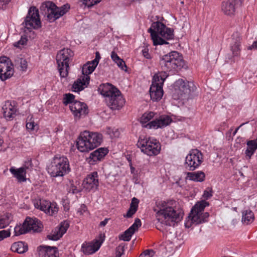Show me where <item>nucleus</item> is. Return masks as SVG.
Wrapping results in <instances>:
<instances>
[{"instance_id":"f257e3e1","label":"nucleus","mask_w":257,"mask_h":257,"mask_svg":"<svg viewBox=\"0 0 257 257\" xmlns=\"http://www.w3.org/2000/svg\"><path fill=\"white\" fill-rule=\"evenodd\" d=\"M155 211H157L156 217L158 222L156 225L157 228L161 230V226H171L174 222H178L182 218V213L177 212L172 207L168 206L164 202L159 203Z\"/></svg>"},{"instance_id":"f03ea898","label":"nucleus","mask_w":257,"mask_h":257,"mask_svg":"<svg viewBox=\"0 0 257 257\" xmlns=\"http://www.w3.org/2000/svg\"><path fill=\"white\" fill-rule=\"evenodd\" d=\"M148 32L151 34L154 45L168 44L161 37L166 40L173 39L174 38L173 30L158 21L153 23Z\"/></svg>"},{"instance_id":"7ed1b4c3","label":"nucleus","mask_w":257,"mask_h":257,"mask_svg":"<svg viewBox=\"0 0 257 257\" xmlns=\"http://www.w3.org/2000/svg\"><path fill=\"white\" fill-rule=\"evenodd\" d=\"M101 140V135L84 131L80 134L77 139V148L81 152H88L100 145Z\"/></svg>"},{"instance_id":"20e7f679","label":"nucleus","mask_w":257,"mask_h":257,"mask_svg":"<svg viewBox=\"0 0 257 257\" xmlns=\"http://www.w3.org/2000/svg\"><path fill=\"white\" fill-rule=\"evenodd\" d=\"M160 65L163 72L166 73L175 70L176 68H181L184 65L182 57L177 51H172L165 55L161 58Z\"/></svg>"},{"instance_id":"39448f33","label":"nucleus","mask_w":257,"mask_h":257,"mask_svg":"<svg viewBox=\"0 0 257 257\" xmlns=\"http://www.w3.org/2000/svg\"><path fill=\"white\" fill-rule=\"evenodd\" d=\"M208 205V203L204 200L196 203L189 214L188 220L185 223V227H190L192 223L198 224L206 222L209 217V213L203 212V211L204 208Z\"/></svg>"},{"instance_id":"423d86ee","label":"nucleus","mask_w":257,"mask_h":257,"mask_svg":"<svg viewBox=\"0 0 257 257\" xmlns=\"http://www.w3.org/2000/svg\"><path fill=\"white\" fill-rule=\"evenodd\" d=\"M101 94L106 97L107 105L112 110L119 109L124 103V99L120 95V91L111 85L104 87Z\"/></svg>"},{"instance_id":"0eeeda50","label":"nucleus","mask_w":257,"mask_h":257,"mask_svg":"<svg viewBox=\"0 0 257 257\" xmlns=\"http://www.w3.org/2000/svg\"><path fill=\"white\" fill-rule=\"evenodd\" d=\"M70 171L68 159L64 157H55L48 167V172L52 177L63 176Z\"/></svg>"},{"instance_id":"6e6552de","label":"nucleus","mask_w":257,"mask_h":257,"mask_svg":"<svg viewBox=\"0 0 257 257\" xmlns=\"http://www.w3.org/2000/svg\"><path fill=\"white\" fill-rule=\"evenodd\" d=\"M70 6L66 4L62 7H58L51 2H47L41 7V10L46 11L47 19L50 22H53L65 14L69 10Z\"/></svg>"},{"instance_id":"1a4fd4ad","label":"nucleus","mask_w":257,"mask_h":257,"mask_svg":"<svg viewBox=\"0 0 257 257\" xmlns=\"http://www.w3.org/2000/svg\"><path fill=\"white\" fill-rule=\"evenodd\" d=\"M96 66L95 64L91 63V61L88 62L83 65L82 69V75L74 82L72 87L73 91H80L87 86L90 80L88 75L94 71Z\"/></svg>"},{"instance_id":"9d476101","label":"nucleus","mask_w":257,"mask_h":257,"mask_svg":"<svg viewBox=\"0 0 257 257\" xmlns=\"http://www.w3.org/2000/svg\"><path fill=\"white\" fill-rule=\"evenodd\" d=\"M168 76V74L166 73H158L154 76L150 89V97L153 101H158L162 98L163 95L162 86Z\"/></svg>"},{"instance_id":"9b49d317","label":"nucleus","mask_w":257,"mask_h":257,"mask_svg":"<svg viewBox=\"0 0 257 257\" xmlns=\"http://www.w3.org/2000/svg\"><path fill=\"white\" fill-rule=\"evenodd\" d=\"M73 56V52L69 49L60 50L56 56V61L60 75L66 77L68 74V62L70 57Z\"/></svg>"},{"instance_id":"f8f14e48","label":"nucleus","mask_w":257,"mask_h":257,"mask_svg":"<svg viewBox=\"0 0 257 257\" xmlns=\"http://www.w3.org/2000/svg\"><path fill=\"white\" fill-rule=\"evenodd\" d=\"M137 145L142 152L150 156L158 155L161 150L160 143L156 140L154 141L150 139H139Z\"/></svg>"},{"instance_id":"ddd939ff","label":"nucleus","mask_w":257,"mask_h":257,"mask_svg":"<svg viewBox=\"0 0 257 257\" xmlns=\"http://www.w3.org/2000/svg\"><path fill=\"white\" fill-rule=\"evenodd\" d=\"M41 27V21L39 11L35 7H32L29 10L25 20V27L28 30L38 29Z\"/></svg>"},{"instance_id":"4468645a","label":"nucleus","mask_w":257,"mask_h":257,"mask_svg":"<svg viewBox=\"0 0 257 257\" xmlns=\"http://www.w3.org/2000/svg\"><path fill=\"white\" fill-rule=\"evenodd\" d=\"M202 162V154L201 152L197 149H194L190 151L185 159V164L190 171L195 170L201 165Z\"/></svg>"},{"instance_id":"2eb2a0df","label":"nucleus","mask_w":257,"mask_h":257,"mask_svg":"<svg viewBox=\"0 0 257 257\" xmlns=\"http://www.w3.org/2000/svg\"><path fill=\"white\" fill-rule=\"evenodd\" d=\"M14 73L11 60L6 56L0 58V79L5 81L10 78Z\"/></svg>"},{"instance_id":"dca6fc26","label":"nucleus","mask_w":257,"mask_h":257,"mask_svg":"<svg viewBox=\"0 0 257 257\" xmlns=\"http://www.w3.org/2000/svg\"><path fill=\"white\" fill-rule=\"evenodd\" d=\"M32 169L31 160H29L25 162L22 167L18 169L11 167L10 171L17 179L18 182H22L26 181V174L31 171Z\"/></svg>"},{"instance_id":"f3484780","label":"nucleus","mask_w":257,"mask_h":257,"mask_svg":"<svg viewBox=\"0 0 257 257\" xmlns=\"http://www.w3.org/2000/svg\"><path fill=\"white\" fill-rule=\"evenodd\" d=\"M104 234H100L99 239H95L91 242H85L81 246V250L85 254H90L95 252L100 248L104 240Z\"/></svg>"},{"instance_id":"a211bd4d","label":"nucleus","mask_w":257,"mask_h":257,"mask_svg":"<svg viewBox=\"0 0 257 257\" xmlns=\"http://www.w3.org/2000/svg\"><path fill=\"white\" fill-rule=\"evenodd\" d=\"M83 185L84 188L89 191L96 189L99 185L97 172L95 171L88 175L83 181Z\"/></svg>"},{"instance_id":"6ab92c4d","label":"nucleus","mask_w":257,"mask_h":257,"mask_svg":"<svg viewBox=\"0 0 257 257\" xmlns=\"http://www.w3.org/2000/svg\"><path fill=\"white\" fill-rule=\"evenodd\" d=\"M70 109L75 116L80 117L82 115H85L88 112L87 105L78 101H75L70 105Z\"/></svg>"},{"instance_id":"aec40b11","label":"nucleus","mask_w":257,"mask_h":257,"mask_svg":"<svg viewBox=\"0 0 257 257\" xmlns=\"http://www.w3.org/2000/svg\"><path fill=\"white\" fill-rule=\"evenodd\" d=\"M69 226L67 221H64L60 224V226L56 228L51 233L47 235V238L52 240H57L60 239L66 232Z\"/></svg>"},{"instance_id":"412c9836","label":"nucleus","mask_w":257,"mask_h":257,"mask_svg":"<svg viewBox=\"0 0 257 257\" xmlns=\"http://www.w3.org/2000/svg\"><path fill=\"white\" fill-rule=\"evenodd\" d=\"M108 153L106 148H100L90 154L87 161L90 165H94L101 161Z\"/></svg>"},{"instance_id":"4be33fe9","label":"nucleus","mask_w":257,"mask_h":257,"mask_svg":"<svg viewBox=\"0 0 257 257\" xmlns=\"http://www.w3.org/2000/svg\"><path fill=\"white\" fill-rule=\"evenodd\" d=\"M231 39L230 50L234 56H238L240 54V46L241 40L239 33L238 32L234 33Z\"/></svg>"},{"instance_id":"5701e85b","label":"nucleus","mask_w":257,"mask_h":257,"mask_svg":"<svg viewBox=\"0 0 257 257\" xmlns=\"http://www.w3.org/2000/svg\"><path fill=\"white\" fill-rule=\"evenodd\" d=\"M172 121L171 118L168 115H162L155 120L151 121L148 125L150 127H163L169 125Z\"/></svg>"},{"instance_id":"b1692460","label":"nucleus","mask_w":257,"mask_h":257,"mask_svg":"<svg viewBox=\"0 0 257 257\" xmlns=\"http://www.w3.org/2000/svg\"><path fill=\"white\" fill-rule=\"evenodd\" d=\"M15 104V102L12 103L8 101L6 102L5 105L3 106L4 115L7 119L11 120L16 116L17 108Z\"/></svg>"},{"instance_id":"393cba45","label":"nucleus","mask_w":257,"mask_h":257,"mask_svg":"<svg viewBox=\"0 0 257 257\" xmlns=\"http://www.w3.org/2000/svg\"><path fill=\"white\" fill-rule=\"evenodd\" d=\"M57 251L56 247L41 246L38 248L39 257H57Z\"/></svg>"},{"instance_id":"a878e982","label":"nucleus","mask_w":257,"mask_h":257,"mask_svg":"<svg viewBox=\"0 0 257 257\" xmlns=\"http://www.w3.org/2000/svg\"><path fill=\"white\" fill-rule=\"evenodd\" d=\"M25 221L29 231L33 230L34 232H38L41 230L42 224L38 219L27 217Z\"/></svg>"},{"instance_id":"bb28decb","label":"nucleus","mask_w":257,"mask_h":257,"mask_svg":"<svg viewBox=\"0 0 257 257\" xmlns=\"http://www.w3.org/2000/svg\"><path fill=\"white\" fill-rule=\"evenodd\" d=\"M240 2V0H228L223 2L222 10L225 15H231L235 11V5Z\"/></svg>"},{"instance_id":"cd10ccee","label":"nucleus","mask_w":257,"mask_h":257,"mask_svg":"<svg viewBox=\"0 0 257 257\" xmlns=\"http://www.w3.org/2000/svg\"><path fill=\"white\" fill-rule=\"evenodd\" d=\"M191 85L193 84L188 81L186 82L182 79L178 80L175 82V85L176 87H178L181 96H182L183 94H188L190 92Z\"/></svg>"},{"instance_id":"c85d7f7f","label":"nucleus","mask_w":257,"mask_h":257,"mask_svg":"<svg viewBox=\"0 0 257 257\" xmlns=\"http://www.w3.org/2000/svg\"><path fill=\"white\" fill-rule=\"evenodd\" d=\"M41 210L48 213L49 215H53L57 212L58 208L55 204H52L50 202L42 200Z\"/></svg>"},{"instance_id":"c756f323","label":"nucleus","mask_w":257,"mask_h":257,"mask_svg":"<svg viewBox=\"0 0 257 257\" xmlns=\"http://www.w3.org/2000/svg\"><path fill=\"white\" fill-rule=\"evenodd\" d=\"M246 144L247 147L245 154L246 159H249L257 149V139L248 141Z\"/></svg>"},{"instance_id":"7c9ffc66","label":"nucleus","mask_w":257,"mask_h":257,"mask_svg":"<svg viewBox=\"0 0 257 257\" xmlns=\"http://www.w3.org/2000/svg\"><path fill=\"white\" fill-rule=\"evenodd\" d=\"M205 175L204 172L202 171H197L194 172H188L187 177L191 180L196 182H202L204 181Z\"/></svg>"},{"instance_id":"2f4dec72","label":"nucleus","mask_w":257,"mask_h":257,"mask_svg":"<svg viewBox=\"0 0 257 257\" xmlns=\"http://www.w3.org/2000/svg\"><path fill=\"white\" fill-rule=\"evenodd\" d=\"M11 249L14 252L23 253L27 251L28 246L23 241H18L12 245Z\"/></svg>"},{"instance_id":"473e14b6","label":"nucleus","mask_w":257,"mask_h":257,"mask_svg":"<svg viewBox=\"0 0 257 257\" xmlns=\"http://www.w3.org/2000/svg\"><path fill=\"white\" fill-rule=\"evenodd\" d=\"M254 220V214L251 210H244L242 213L241 222L243 224H248Z\"/></svg>"},{"instance_id":"72a5a7b5","label":"nucleus","mask_w":257,"mask_h":257,"mask_svg":"<svg viewBox=\"0 0 257 257\" xmlns=\"http://www.w3.org/2000/svg\"><path fill=\"white\" fill-rule=\"evenodd\" d=\"M12 220L11 214L7 213L3 216L0 217V229L7 226Z\"/></svg>"},{"instance_id":"f704fd0d","label":"nucleus","mask_w":257,"mask_h":257,"mask_svg":"<svg viewBox=\"0 0 257 257\" xmlns=\"http://www.w3.org/2000/svg\"><path fill=\"white\" fill-rule=\"evenodd\" d=\"M15 235H19L27 233L29 231L28 228L27 226L26 221L23 223V225H17L15 227Z\"/></svg>"},{"instance_id":"c9c22d12","label":"nucleus","mask_w":257,"mask_h":257,"mask_svg":"<svg viewBox=\"0 0 257 257\" xmlns=\"http://www.w3.org/2000/svg\"><path fill=\"white\" fill-rule=\"evenodd\" d=\"M154 116V113L150 111L148 113H145L141 117L140 121L142 123H145L150 121Z\"/></svg>"},{"instance_id":"e433bc0d","label":"nucleus","mask_w":257,"mask_h":257,"mask_svg":"<svg viewBox=\"0 0 257 257\" xmlns=\"http://www.w3.org/2000/svg\"><path fill=\"white\" fill-rule=\"evenodd\" d=\"M133 234L134 233L131 230H128V228L119 236V238L121 240L128 241L131 240V237Z\"/></svg>"},{"instance_id":"4c0bfd02","label":"nucleus","mask_w":257,"mask_h":257,"mask_svg":"<svg viewBox=\"0 0 257 257\" xmlns=\"http://www.w3.org/2000/svg\"><path fill=\"white\" fill-rule=\"evenodd\" d=\"M142 225L141 220L139 218L135 219V222L128 228V230H131L133 233L138 230L139 227Z\"/></svg>"},{"instance_id":"58836bf2","label":"nucleus","mask_w":257,"mask_h":257,"mask_svg":"<svg viewBox=\"0 0 257 257\" xmlns=\"http://www.w3.org/2000/svg\"><path fill=\"white\" fill-rule=\"evenodd\" d=\"M16 61L18 64L20 65L21 69L22 71H25L27 69L28 65L27 61L26 59L23 58L18 57L17 58Z\"/></svg>"},{"instance_id":"ea45409f","label":"nucleus","mask_w":257,"mask_h":257,"mask_svg":"<svg viewBox=\"0 0 257 257\" xmlns=\"http://www.w3.org/2000/svg\"><path fill=\"white\" fill-rule=\"evenodd\" d=\"M75 96L72 94L68 93L65 94V96L64 98L63 102L65 105H67L68 104L73 103L75 101L74 100Z\"/></svg>"},{"instance_id":"a19ab883","label":"nucleus","mask_w":257,"mask_h":257,"mask_svg":"<svg viewBox=\"0 0 257 257\" xmlns=\"http://www.w3.org/2000/svg\"><path fill=\"white\" fill-rule=\"evenodd\" d=\"M27 42V38L26 36H22L21 39L15 42L14 46L17 48H20L21 46L24 45Z\"/></svg>"},{"instance_id":"79ce46f5","label":"nucleus","mask_w":257,"mask_h":257,"mask_svg":"<svg viewBox=\"0 0 257 257\" xmlns=\"http://www.w3.org/2000/svg\"><path fill=\"white\" fill-rule=\"evenodd\" d=\"M100 2V0H82L83 4L88 8L91 7Z\"/></svg>"},{"instance_id":"37998d69","label":"nucleus","mask_w":257,"mask_h":257,"mask_svg":"<svg viewBox=\"0 0 257 257\" xmlns=\"http://www.w3.org/2000/svg\"><path fill=\"white\" fill-rule=\"evenodd\" d=\"M155 251L153 249H147L142 253L139 257H153Z\"/></svg>"},{"instance_id":"c03bdc74","label":"nucleus","mask_w":257,"mask_h":257,"mask_svg":"<svg viewBox=\"0 0 257 257\" xmlns=\"http://www.w3.org/2000/svg\"><path fill=\"white\" fill-rule=\"evenodd\" d=\"M11 235V232L9 229L3 230L0 231V241L5 238L9 237Z\"/></svg>"},{"instance_id":"a18cd8bd","label":"nucleus","mask_w":257,"mask_h":257,"mask_svg":"<svg viewBox=\"0 0 257 257\" xmlns=\"http://www.w3.org/2000/svg\"><path fill=\"white\" fill-rule=\"evenodd\" d=\"M124 246L120 244L116 248L115 250V256L121 257V255L123 253Z\"/></svg>"},{"instance_id":"49530a36","label":"nucleus","mask_w":257,"mask_h":257,"mask_svg":"<svg viewBox=\"0 0 257 257\" xmlns=\"http://www.w3.org/2000/svg\"><path fill=\"white\" fill-rule=\"evenodd\" d=\"M26 127L28 130H35L37 128V125L33 121H30L26 123Z\"/></svg>"},{"instance_id":"de8ad7c7","label":"nucleus","mask_w":257,"mask_h":257,"mask_svg":"<svg viewBox=\"0 0 257 257\" xmlns=\"http://www.w3.org/2000/svg\"><path fill=\"white\" fill-rule=\"evenodd\" d=\"M137 210L135 209V208H132L130 207L126 214L124 215L123 216L126 218H130L136 212Z\"/></svg>"},{"instance_id":"09e8293b","label":"nucleus","mask_w":257,"mask_h":257,"mask_svg":"<svg viewBox=\"0 0 257 257\" xmlns=\"http://www.w3.org/2000/svg\"><path fill=\"white\" fill-rule=\"evenodd\" d=\"M139 202V200L138 199H137L136 198L134 197L132 200L130 207H131L132 208H135V209H136L137 210Z\"/></svg>"},{"instance_id":"8fccbe9b","label":"nucleus","mask_w":257,"mask_h":257,"mask_svg":"<svg viewBox=\"0 0 257 257\" xmlns=\"http://www.w3.org/2000/svg\"><path fill=\"white\" fill-rule=\"evenodd\" d=\"M111 58L112 60L115 63L117 61H120L122 62V59H121L117 55V54L114 52L112 51L111 54Z\"/></svg>"},{"instance_id":"3c124183","label":"nucleus","mask_w":257,"mask_h":257,"mask_svg":"<svg viewBox=\"0 0 257 257\" xmlns=\"http://www.w3.org/2000/svg\"><path fill=\"white\" fill-rule=\"evenodd\" d=\"M116 63L117 65L122 70L126 71V65H125V63L124 61L122 60V62L117 61L115 62Z\"/></svg>"},{"instance_id":"603ef678","label":"nucleus","mask_w":257,"mask_h":257,"mask_svg":"<svg viewBox=\"0 0 257 257\" xmlns=\"http://www.w3.org/2000/svg\"><path fill=\"white\" fill-rule=\"evenodd\" d=\"M100 55L98 52H96L95 53V58L91 61V63L95 64L96 66H97L99 60L100 59Z\"/></svg>"},{"instance_id":"864d4df0","label":"nucleus","mask_w":257,"mask_h":257,"mask_svg":"<svg viewBox=\"0 0 257 257\" xmlns=\"http://www.w3.org/2000/svg\"><path fill=\"white\" fill-rule=\"evenodd\" d=\"M212 191L211 189L209 190H205L204 192L203 197L205 199H208L212 196Z\"/></svg>"},{"instance_id":"5fc2aeb1","label":"nucleus","mask_w":257,"mask_h":257,"mask_svg":"<svg viewBox=\"0 0 257 257\" xmlns=\"http://www.w3.org/2000/svg\"><path fill=\"white\" fill-rule=\"evenodd\" d=\"M142 53H143V56L146 58L149 59L151 58V57L150 54L149 53L148 49L145 48L144 50H143Z\"/></svg>"},{"instance_id":"6e6d98bb","label":"nucleus","mask_w":257,"mask_h":257,"mask_svg":"<svg viewBox=\"0 0 257 257\" xmlns=\"http://www.w3.org/2000/svg\"><path fill=\"white\" fill-rule=\"evenodd\" d=\"M42 200H40L37 201L36 202H35L34 203L35 207L36 208L41 210V207L42 205Z\"/></svg>"},{"instance_id":"4d7b16f0","label":"nucleus","mask_w":257,"mask_h":257,"mask_svg":"<svg viewBox=\"0 0 257 257\" xmlns=\"http://www.w3.org/2000/svg\"><path fill=\"white\" fill-rule=\"evenodd\" d=\"M257 49V41L253 42L251 46L248 47V50Z\"/></svg>"},{"instance_id":"13d9d810","label":"nucleus","mask_w":257,"mask_h":257,"mask_svg":"<svg viewBox=\"0 0 257 257\" xmlns=\"http://www.w3.org/2000/svg\"><path fill=\"white\" fill-rule=\"evenodd\" d=\"M109 218H105L104 220L101 221L99 223V226L104 227L107 223Z\"/></svg>"},{"instance_id":"bf43d9fd","label":"nucleus","mask_w":257,"mask_h":257,"mask_svg":"<svg viewBox=\"0 0 257 257\" xmlns=\"http://www.w3.org/2000/svg\"><path fill=\"white\" fill-rule=\"evenodd\" d=\"M248 122H244V123H241L237 128H236V130L234 131V132L233 133V136H235V134H236L237 131L239 130V128L241 127L242 126H243V125H244L246 123H247Z\"/></svg>"},{"instance_id":"052dcab7","label":"nucleus","mask_w":257,"mask_h":257,"mask_svg":"<svg viewBox=\"0 0 257 257\" xmlns=\"http://www.w3.org/2000/svg\"><path fill=\"white\" fill-rule=\"evenodd\" d=\"M3 143H4V141H3L2 137L0 136V147L2 146Z\"/></svg>"},{"instance_id":"680f3d73","label":"nucleus","mask_w":257,"mask_h":257,"mask_svg":"<svg viewBox=\"0 0 257 257\" xmlns=\"http://www.w3.org/2000/svg\"><path fill=\"white\" fill-rule=\"evenodd\" d=\"M77 189L76 188V187H75L74 188H73L72 190V193H75L77 192Z\"/></svg>"},{"instance_id":"e2e57ef3","label":"nucleus","mask_w":257,"mask_h":257,"mask_svg":"<svg viewBox=\"0 0 257 257\" xmlns=\"http://www.w3.org/2000/svg\"><path fill=\"white\" fill-rule=\"evenodd\" d=\"M114 135L116 136V137H118V135H119V132L118 131H116L114 133Z\"/></svg>"},{"instance_id":"0e129e2a","label":"nucleus","mask_w":257,"mask_h":257,"mask_svg":"<svg viewBox=\"0 0 257 257\" xmlns=\"http://www.w3.org/2000/svg\"><path fill=\"white\" fill-rule=\"evenodd\" d=\"M134 170V168H131V172H133V170Z\"/></svg>"}]
</instances>
